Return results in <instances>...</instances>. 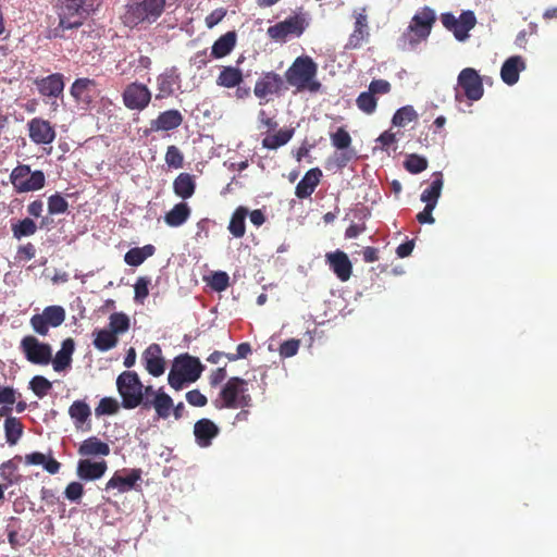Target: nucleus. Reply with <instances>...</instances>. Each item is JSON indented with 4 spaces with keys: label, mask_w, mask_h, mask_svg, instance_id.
<instances>
[{
    "label": "nucleus",
    "mask_w": 557,
    "mask_h": 557,
    "mask_svg": "<svg viewBox=\"0 0 557 557\" xmlns=\"http://www.w3.org/2000/svg\"><path fill=\"white\" fill-rule=\"evenodd\" d=\"M458 86L471 101L480 100L484 92L482 78L478 71L472 67H466L459 73Z\"/></svg>",
    "instance_id": "2eb2a0df"
},
{
    "label": "nucleus",
    "mask_w": 557,
    "mask_h": 557,
    "mask_svg": "<svg viewBox=\"0 0 557 557\" xmlns=\"http://www.w3.org/2000/svg\"><path fill=\"white\" fill-rule=\"evenodd\" d=\"M35 85L40 95L46 97H59L64 89L63 75L53 73L42 78H36Z\"/></svg>",
    "instance_id": "393cba45"
},
{
    "label": "nucleus",
    "mask_w": 557,
    "mask_h": 557,
    "mask_svg": "<svg viewBox=\"0 0 557 557\" xmlns=\"http://www.w3.org/2000/svg\"><path fill=\"white\" fill-rule=\"evenodd\" d=\"M29 387L34 392L36 396L39 398L45 397L48 392L51 389V382L41 375L34 376L29 382Z\"/></svg>",
    "instance_id": "603ef678"
},
{
    "label": "nucleus",
    "mask_w": 557,
    "mask_h": 557,
    "mask_svg": "<svg viewBox=\"0 0 557 557\" xmlns=\"http://www.w3.org/2000/svg\"><path fill=\"white\" fill-rule=\"evenodd\" d=\"M145 369L153 376H160L164 373L165 362L162 357V350L159 344L149 345L143 352Z\"/></svg>",
    "instance_id": "4be33fe9"
},
{
    "label": "nucleus",
    "mask_w": 557,
    "mask_h": 557,
    "mask_svg": "<svg viewBox=\"0 0 557 557\" xmlns=\"http://www.w3.org/2000/svg\"><path fill=\"white\" fill-rule=\"evenodd\" d=\"M443 26L453 32L455 38L463 41L469 37V32L475 26L476 17L472 11H463L457 18L453 13L447 12L441 15Z\"/></svg>",
    "instance_id": "9d476101"
},
{
    "label": "nucleus",
    "mask_w": 557,
    "mask_h": 557,
    "mask_svg": "<svg viewBox=\"0 0 557 557\" xmlns=\"http://www.w3.org/2000/svg\"><path fill=\"white\" fill-rule=\"evenodd\" d=\"M185 398L190 406L205 407L208 404V398L199 389H191L186 393Z\"/></svg>",
    "instance_id": "052dcab7"
},
{
    "label": "nucleus",
    "mask_w": 557,
    "mask_h": 557,
    "mask_svg": "<svg viewBox=\"0 0 557 557\" xmlns=\"http://www.w3.org/2000/svg\"><path fill=\"white\" fill-rule=\"evenodd\" d=\"M331 140L332 145L339 150L347 149L351 144L349 133L343 127L337 128V131L331 135Z\"/></svg>",
    "instance_id": "6e6d98bb"
},
{
    "label": "nucleus",
    "mask_w": 557,
    "mask_h": 557,
    "mask_svg": "<svg viewBox=\"0 0 557 557\" xmlns=\"http://www.w3.org/2000/svg\"><path fill=\"white\" fill-rule=\"evenodd\" d=\"M110 446L99 440L97 436H90L83 441L78 447V455L83 457L90 456H108L110 454Z\"/></svg>",
    "instance_id": "c85d7f7f"
},
{
    "label": "nucleus",
    "mask_w": 557,
    "mask_h": 557,
    "mask_svg": "<svg viewBox=\"0 0 557 557\" xmlns=\"http://www.w3.org/2000/svg\"><path fill=\"white\" fill-rule=\"evenodd\" d=\"M525 69V62L520 55L508 58L502 65L500 77L504 83L511 86L519 81V74Z\"/></svg>",
    "instance_id": "cd10ccee"
},
{
    "label": "nucleus",
    "mask_w": 557,
    "mask_h": 557,
    "mask_svg": "<svg viewBox=\"0 0 557 557\" xmlns=\"http://www.w3.org/2000/svg\"><path fill=\"white\" fill-rule=\"evenodd\" d=\"M74 349L75 343L72 338H66L62 342L61 349L51 360L54 371L62 372L71 366Z\"/></svg>",
    "instance_id": "c756f323"
},
{
    "label": "nucleus",
    "mask_w": 557,
    "mask_h": 557,
    "mask_svg": "<svg viewBox=\"0 0 557 557\" xmlns=\"http://www.w3.org/2000/svg\"><path fill=\"white\" fill-rule=\"evenodd\" d=\"M16 401V392L14 388L4 386L0 387V404L2 405H13Z\"/></svg>",
    "instance_id": "338daca9"
},
{
    "label": "nucleus",
    "mask_w": 557,
    "mask_h": 557,
    "mask_svg": "<svg viewBox=\"0 0 557 557\" xmlns=\"http://www.w3.org/2000/svg\"><path fill=\"white\" fill-rule=\"evenodd\" d=\"M67 200L59 193L48 197V212L50 215L63 214L69 210Z\"/></svg>",
    "instance_id": "49530a36"
},
{
    "label": "nucleus",
    "mask_w": 557,
    "mask_h": 557,
    "mask_svg": "<svg viewBox=\"0 0 557 557\" xmlns=\"http://www.w3.org/2000/svg\"><path fill=\"white\" fill-rule=\"evenodd\" d=\"M242 82L243 73L235 66H223L216 78V84L225 88H234L239 86Z\"/></svg>",
    "instance_id": "c9c22d12"
},
{
    "label": "nucleus",
    "mask_w": 557,
    "mask_h": 557,
    "mask_svg": "<svg viewBox=\"0 0 557 557\" xmlns=\"http://www.w3.org/2000/svg\"><path fill=\"white\" fill-rule=\"evenodd\" d=\"M236 45V34L235 32H227L226 34L222 35L220 38H218L212 48H211V55L215 59H221L226 57L232 52Z\"/></svg>",
    "instance_id": "7c9ffc66"
},
{
    "label": "nucleus",
    "mask_w": 557,
    "mask_h": 557,
    "mask_svg": "<svg viewBox=\"0 0 557 557\" xmlns=\"http://www.w3.org/2000/svg\"><path fill=\"white\" fill-rule=\"evenodd\" d=\"M230 276L226 272L219 271L214 272L211 276L210 286L216 290L222 292L228 287Z\"/></svg>",
    "instance_id": "4d7b16f0"
},
{
    "label": "nucleus",
    "mask_w": 557,
    "mask_h": 557,
    "mask_svg": "<svg viewBox=\"0 0 557 557\" xmlns=\"http://www.w3.org/2000/svg\"><path fill=\"white\" fill-rule=\"evenodd\" d=\"M354 16H355L354 30L349 35L348 41L346 44V48H348V49L360 48L363 42L369 40V37H370L368 15L366 13V8L360 9V11H355Z\"/></svg>",
    "instance_id": "6ab92c4d"
},
{
    "label": "nucleus",
    "mask_w": 557,
    "mask_h": 557,
    "mask_svg": "<svg viewBox=\"0 0 557 557\" xmlns=\"http://www.w3.org/2000/svg\"><path fill=\"white\" fill-rule=\"evenodd\" d=\"M322 177V171L319 168L310 169L306 172L304 177L297 184L295 195L299 199H306L310 197Z\"/></svg>",
    "instance_id": "bb28decb"
},
{
    "label": "nucleus",
    "mask_w": 557,
    "mask_h": 557,
    "mask_svg": "<svg viewBox=\"0 0 557 557\" xmlns=\"http://www.w3.org/2000/svg\"><path fill=\"white\" fill-rule=\"evenodd\" d=\"M143 399L144 401L140 404L143 409L153 408L159 419L165 420L171 416L173 399L162 388L154 389L151 385H144Z\"/></svg>",
    "instance_id": "6e6552de"
},
{
    "label": "nucleus",
    "mask_w": 557,
    "mask_h": 557,
    "mask_svg": "<svg viewBox=\"0 0 557 557\" xmlns=\"http://www.w3.org/2000/svg\"><path fill=\"white\" fill-rule=\"evenodd\" d=\"M108 469L107 461H91L90 459H81L77 463L76 474L81 480L95 481L103 476Z\"/></svg>",
    "instance_id": "a878e982"
},
{
    "label": "nucleus",
    "mask_w": 557,
    "mask_h": 557,
    "mask_svg": "<svg viewBox=\"0 0 557 557\" xmlns=\"http://www.w3.org/2000/svg\"><path fill=\"white\" fill-rule=\"evenodd\" d=\"M119 339L114 332L110 330H99L96 332L94 346L100 351H108L116 346Z\"/></svg>",
    "instance_id": "79ce46f5"
},
{
    "label": "nucleus",
    "mask_w": 557,
    "mask_h": 557,
    "mask_svg": "<svg viewBox=\"0 0 557 557\" xmlns=\"http://www.w3.org/2000/svg\"><path fill=\"white\" fill-rule=\"evenodd\" d=\"M28 136L36 145H50L57 133L54 126L42 117H34L27 122Z\"/></svg>",
    "instance_id": "dca6fc26"
},
{
    "label": "nucleus",
    "mask_w": 557,
    "mask_h": 557,
    "mask_svg": "<svg viewBox=\"0 0 557 557\" xmlns=\"http://www.w3.org/2000/svg\"><path fill=\"white\" fill-rule=\"evenodd\" d=\"M181 73L176 66L165 69L157 76L156 100L172 97L175 90L181 87Z\"/></svg>",
    "instance_id": "f3484780"
},
{
    "label": "nucleus",
    "mask_w": 557,
    "mask_h": 557,
    "mask_svg": "<svg viewBox=\"0 0 557 557\" xmlns=\"http://www.w3.org/2000/svg\"><path fill=\"white\" fill-rule=\"evenodd\" d=\"M156 247L151 244L145 245L143 247H135L125 253L124 261L131 267H138L143 264L146 259L152 257Z\"/></svg>",
    "instance_id": "473e14b6"
},
{
    "label": "nucleus",
    "mask_w": 557,
    "mask_h": 557,
    "mask_svg": "<svg viewBox=\"0 0 557 557\" xmlns=\"http://www.w3.org/2000/svg\"><path fill=\"white\" fill-rule=\"evenodd\" d=\"M173 189L176 196L188 199L195 194L196 184L194 176L189 173H181L173 182Z\"/></svg>",
    "instance_id": "2f4dec72"
},
{
    "label": "nucleus",
    "mask_w": 557,
    "mask_h": 557,
    "mask_svg": "<svg viewBox=\"0 0 557 557\" xmlns=\"http://www.w3.org/2000/svg\"><path fill=\"white\" fill-rule=\"evenodd\" d=\"M431 185L422 191L420 199L428 205L433 203V206H436L444 183L442 173H435Z\"/></svg>",
    "instance_id": "ea45409f"
},
{
    "label": "nucleus",
    "mask_w": 557,
    "mask_h": 557,
    "mask_svg": "<svg viewBox=\"0 0 557 557\" xmlns=\"http://www.w3.org/2000/svg\"><path fill=\"white\" fill-rule=\"evenodd\" d=\"M10 182L16 193H29L45 187L46 175L41 170L32 171L28 164H18L10 174Z\"/></svg>",
    "instance_id": "0eeeda50"
},
{
    "label": "nucleus",
    "mask_w": 557,
    "mask_h": 557,
    "mask_svg": "<svg viewBox=\"0 0 557 557\" xmlns=\"http://www.w3.org/2000/svg\"><path fill=\"white\" fill-rule=\"evenodd\" d=\"M123 475L120 471L115 472L113 476L107 482L106 490H117L120 493H125L133 490L136 483L141 479L140 469H124Z\"/></svg>",
    "instance_id": "aec40b11"
},
{
    "label": "nucleus",
    "mask_w": 557,
    "mask_h": 557,
    "mask_svg": "<svg viewBox=\"0 0 557 557\" xmlns=\"http://www.w3.org/2000/svg\"><path fill=\"white\" fill-rule=\"evenodd\" d=\"M286 89L287 87L285 85L284 78L280 74L270 71L263 73L257 79L253 87V94L257 98L264 99L272 95L278 96Z\"/></svg>",
    "instance_id": "4468645a"
},
{
    "label": "nucleus",
    "mask_w": 557,
    "mask_h": 557,
    "mask_svg": "<svg viewBox=\"0 0 557 557\" xmlns=\"http://www.w3.org/2000/svg\"><path fill=\"white\" fill-rule=\"evenodd\" d=\"M71 96L84 107H89L98 96L97 82L91 78H77L71 86Z\"/></svg>",
    "instance_id": "a211bd4d"
},
{
    "label": "nucleus",
    "mask_w": 557,
    "mask_h": 557,
    "mask_svg": "<svg viewBox=\"0 0 557 557\" xmlns=\"http://www.w3.org/2000/svg\"><path fill=\"white\" fill-rule=\"evenodd\" d=\"M69 416L73 420L75 428L81 429L89 421L91 410L86 401L75 400L69 408Z\"/></svg>",
    "instance_id": "f704fd0d"
},
{
    "label": "nucleus",
    "mask_w": 557,
    "mask_h": 557,
    "mask_svg": "<svg viewBox=\"0 0 557 557\" xmlns=\"http://www.w3.org/2000/svg\"><path fill=\"white\" fill-rule=\"evenodd\" d=\"M300 346L299 339H288L281 344L280 346V355L284 358L293 357L297 354Z\"/></svg>",
    "instance_id": "bf43d9fd"
},
{
    "label": "nucleus",
    "mask_w": 557,
    "mask_h": 557,
    "mask_svg": "<svg viewBox=\"0 0 557 557\" xmlns=\"http://www.w3.org/2000/svg\"><path fill=\"white\" fill-rule=\"evenodd\" d=\"M183 121V114L178 110H166L164 112H161L157 119L150 121V131H173L181 126Z\"/></svg>",
    "instance_id": "b1692460"
},
{
    "label": "nucleus",
    "mask_w": 557,
    "mask_h": 557,
    "mask_svg": "<svg viewBox=\"0 0 557 557\" xmlns=\"http://www.w3.org/2000/svg\"><path fill=\"white\" fill-rule=\"evenodd\" d=\"M15 460H21L20 456H15L13 459L4 461L0 465V478L5 482V486H11L20 482L21 475L17 474V465Z\"/></svg>",
    "instance_id": "a19ab883"
},
{
    "label": "nucleus",
    "mask_w": 557,
    "mask_h": 557,
    "mask_svg": "<svg viewBox=\"0 0 557 557\" xmlns=\"http://www.w3.org/2000/svg\"><path fill=\"white\" fill-rule=\"evenodd\" d=\"M37 230V224L30 218H25L11 224V231L15 239L32 236Z\"/></svg>",
    "instance_id": "37998d69"
},
{
    "label": "nucleus",
    "mask_w": 557,
    "mask_h": 557,
    "mask_svg": "<svg viewBox=\"0 0 557 557\" xmlns=\"http://www.w3.org/2000/svg\"><path fill=\"white\" fill-rule=\"evenodd\" d=\"M20 349L27 361L34 364H48L52 360V349L47 343H41L33 335L24 336Z\"/></svg>",
    "instance_id": "9b49d317"
},
{
    "label": "nucleus",
    "mask_w": 557,
    "mask_h": 557,
    "mask_svg": "<svg viewBox=\"0 0 557 557\" xmlns=\"http://www.w3.org/2000/svg\"><path fill=\"white\" fill-rule=\"evenodd\" d=\"M189 215V206L186 202H178L164 215V221L171 227H178L188 220Z\"/></svg>",
    "instance_id": "72a5a7b5"
},
{
    "label": "nucleus",
    "mask_w": 557,
    "mask_h": 557,
    "mask_svg": "<svg viewBox=\"0 0 557 557\" xmlns=\"http://www.w3.org/2000/svg\"><path fill=\"white\" fill-rule=\"evenodd\" d=\"M356 104L366 114H372L377 107V99L369 90L362 91L356 99Z\"/></svg>",
    "instance_id": "a18cd8bd"
},
{
    "label": "nucleus",
    "mask_w": 557,
    "mask_h": 557,
    "mask_svg": "<svg viewBox=\"0 0 557 557\" xmlns=\"http://www.w3.org/2000/svg\"><path fill=\"white\" fill-rule=\"evenodd\" d=\"M84 18L85 14L83 13L60 14L59 27L62 30L77 28L83 24Z\"/></svg>",
    "instance_id": "864d4df0"
},
{
    "label": "nucleus",
    "mask_w": 557,
    "mask_h": 557,
    "mask_svg": "<svg viewBox=\"0 0 557 557\" xmlns=\"http://www.w3.org/2000/svg\"><path fill=\"white\" fill-rule=\"evenodd\" d=\"M205 367L197 357L188 354L177 356L168 375L169 385L175 391H181L186 384L196 382Z\"/></svg>",
    "instance_id": "7ed1b4c3"
},
{
    "label": "nucleus",
    "mask_w": 557,
    "mask_h": 557,
    "mask_svg": "<svg viewBox=\"0 0 557 557\" xmlns=\"http://www.w3.org/2000/svg\"><path fill=\"white\" fill-rule=\"evenodd\" d=\"M294 128H282L275 134H269L262 139V147L269 150H276L286 145L294 136Z\"/></svg>",
    "instance_id": "e433bc0d"
},
{
    "label": "nucleus",
    "mask_w": 557,
    "mask_h": 557,
    "mask_svg": "<svg viewBox=\"0 0 557 557\" xmlns=\"http://www.w3.org/2000/svg\"><path fill=\"white\" fill-rule=\"evenodd\" d=\"M219 433V426L208 418L199 419L194 425L195 441L202 448L211 446Z\"/></svg>",
    "instance_id": "412c9836"
},
{
    "label": "nucleus",
    "mask_w": 557,
    "mask_h": 557,
    "mask_svg": "<svg viewBox=\"0 0 557 557\" xmlns=\"http://www.w3.org/2000/svg\"><path fill=\"white\" fill-rule=\"evenodd\" d=\"M165 163L173 169H181L184 165V156L178 147L171 145L165 152Z\"/></svg>",
    "instance_id": "5fc2aeb1"
},
{
    "label": "nucleus",
    "mask_w": 557,
    "mask_h": 557,
    "mask_svg": "<svg viewBox=\"0 0 557 557\" xmlns=\"http://www.w3.org/2000/svg\"><path fill=\"white\" fill-rule=\"evenodd\" d=\"M16 522H18V519L15 517H11L10 523L7 525L8 541L13 548L20 546V542L17 540L18 528L13 525V523Z\"/></svg>",
    "instance_id": "e2e57ef3"
},
{
    "label": "nucleus",
    "mask_w": 557,
    "mask_h": 557,
    "mask_svg": "<svg viewBox=\"0 0 557 557\" xmlns=\"http://www.w3.org/2000/svg\"><path fill=\"white\" fill-rule=\"evenodd\" d=\"M318 64L309 55L297 57L284 74L285 82L296 91L318 92L322 85L317 79Z\"/></svg>",
    "instance_id": "f257e3e1"
},
{
    "label": "nucleus",
    "mask_w": 557,
    "mask_h": 557,
    "mask_svg": "<svg viewBox=\"0 0 557 557\" xmlns=\"http://www.w3.org/2000/svg\"><path fill=\"white\" fill-rule=\"evenodd\" d=\"M436 22V13L430 7L419 9L412 16L403 37L411 48H414L422 41H425Z\"/></svg>",
    "instance_id": "39448f33"
},
{
    "label": "nucleus",
    "mask_w": 557,
    "mask_h": 557,
    "mask_svg": "<svg viewBox=\"0 0 557 557\" xmlns=\"http://www.w3.org/2000/svg\"><path fill=\"white\" fill-rule=\"evenodd\" d=\"M166 0H133L125 7L122 21L127 27L154 23L164 12Z\"/></svg>",
    "instance_id": "f03ea898"
},
{
    "label": "nucleus",
    "mask_w": 557,
    "mask_h": 557,
    "mask_svg": "<svg viewBox=\"0 0 557 557\" xmlns=\"http://www.w3.org/2000/svg\"><path fill=\"white\" fill-rule=\"evenodd\" d=\"M305 32V20L299 15H293L278 22L267 29L268 36L278 42H285L288 37H299Z\"/></svg>",
    "instance_id": "ddd939ff"
},
{
    "label": "nucleus",
    "mask_w": 557,
    "mask_h": 557,
    "mask_svg": "<svg viewBox=\"0 0 557 557\" xmlns=\"http://www.w3.org/2000/svg\"><path fill=\"white\" fill-rule=\"evenodd\" d=\"M392 86L389 82L385 79H373L369 85V91L372 95H386L391 91Z\"/></svg>",
    "instance_id": "680f3d73"
},
{
    "label": "nucleus",
    "mask_w": 557,
    "mask_h": 557,
    "mask_svg": "<svg viewBox=\"0 0 557 557\" xmlns=\"http://www.w3.org/2000/svg\"><path fill=\"white\" fill-rule=\"evenodd\" d=\"M436 206H433V203H425L424 209L417 214V220L421 224H433L435 222V219L432 215V211L434 210Z\"/></svg>",
    "instance_id": "69168bd1"
},
{
    "label": "nucleus",
    "mask_w": 557,
    "mask_h": 557,
    "mask_svg": "<svg viewBox=\"0 0 557 557\" xmlns=\"http://www.w3.org/2000/svg\"><path fill=\"white\" fill-rule=\"evenodd\" d=\"M251 396L247 393V382L238 376L228 379L222 387L219 397L213 401L218 409H236L250 407Z\"/></svg>",
    "instance_id": "20e7f679"
},
{
    "label": "nucleus",
    "mask_w": 557,
    "mask_h": 557,
    "mask_svg": "<svg viewBox=\"0 0 557 557\" xmlns=\"http://www.w3.org/2000/svg\"><path fill=\"white\" fill-rule=\"evenodd\" d=\"M226 15V10L223 8L213 10L209 15L206 17V25L208 28H213L215 25H218Z\"/></svg>",
    "instance_id": "0e129e2a"
},
{
    "label": "nucleus",
    "mask_w": 557,
    "mask_h": 557,
    "mask_svg": "<svg viewBox=\"0 0 557 557\" xmlns=\"http://www.w3.org/2000/svg\"><path fill=\"white\" fill-rule=\"evenodd\" d=\"M151 283L150 277L148 276H139L134 285V300L137 304L143 305L145 302V299L149 295V285Z\"/></svg>",
    "instance_id": "3c124183"
},
{
    "label": "nucleus",
    "mask_w": 557,
    "mask_h": 557,
    "mask_svg": "<svg viewBox=\"0 0 557 557\" xmlns=\"http://www.w3.org/2000/svg\"><path fill=\"white\" fill-rule=\"evenodd\" d=\"M326 260L337 278L342 282H346L350 278L352 265L344 251L336 250L335 252H330L326 255Z\"/></svg>",
    "instance_id": "5701e85b"
},
{
    "label": "nucleus",
    "mask_w": 557,
    "mask_h": 557,
    "mask_svg": "<svg viewBox=\"0 0 557 557\" xmlns=\"http://www.w3.org/2000/svg\"><path fill=\"white\" fill-rule=\"evenodd\" d=\"M120 409L119 401L112 397H103L100 399L98 406L95 409V414L97 417L101 416H112L117 413Z\"/></svg>",
    "instance_id": "8fccbe9b"
},
{
    "label": "nucleus",
    "mask_w": 557,
    "mask_h": 557,
    "mask_svg": "<svg viewBox=\"0 0 557 557\" xmlns=\"http://www.w3.org/2000/svg\"><path fill=\"white\" fill-rule=\"evenodd\" d=\"M404 168L411 174H418L426 170L428 160L422 156L411 153L407 156Z\"/></svg>",
    "instance_id": "de8ad7c7"
},
{
    "label": "nucleus",
    "mask_w": 557,
    "mask_h": 557,
    "mask_svg": "<svg viewBox=\"0 0 557 557\" xmlns=\"http://www.w3.org/2000/svg\"><path fill=\"white\" fill-rule=\"evenodd\" d=\"M24 432V425L20 419L8 417L4 420V434L7 443L11 446L16 445Z\"/></svg>",
    "instance_id": "58836bf2"
},
{
    "label": "nucleus",
    "mask_w": 557,
    "mask_h": 557,
    "mask_svg": "<svg viewBox=\"0 0 557 557\" xmlns=\"http://www.w3.org/2000/svg\"><path fill=\"white\" fill-rule=\"evenodd\" d=\"M152 94L147 85L140 82L127 84L122 92L125 108L132 111H144L151 102Z\"/></svg>",
    "instance_id": "1a4fd4ad"
},
{
    "label": "nucleus",
    "mask_w": 557,
    "mask_h": 557,
    "mask_svg": "<svg viewBox=\"0 0 557 557\" xmlns=\"http://www.w3.org/2000/svg\"><path fill=\"white\" fill-rule=\"evenodd\" d=\"M116 388L122 398V407L135 409L143 404V389L138 374L135 371H124L116 379Z\"/></svg>",
    "instance_id": "423d86ee"
},
{
    "label": "nucleus",
    "mask_w": 557,
    "mask_h": 557,
    "mask_svg": "<svg viewBox=\"0 0 557 557\" xmlns=\"http://www.w3.org/2000/svg\"><path fill=\"white\" fill-rule=\"evenodd\" d=\"M69 13H83V14H85V10L83 8V3H81L79 0H65L64 4L62 7L61 14H69Z\"/></svg>",
    "instance_id": "774afa93"
},
{
    "label": "nucleus",
    "mask_w": 557,
    "mask_h": 557,
    "mask_svg": "<svg viewBox=\"0 0 557 557\" xmlns=\"http://www.w3.org/2000/svg\"><path fill=\"white\" fill-rule=\"evenodd\" d=\"M418 119L416 110L411 106H405L398 109L392 119V123L395 126H405L408 123Z\"/></svg>",
    "instance_id": "c03bdc74"
},
{
    "label": "nucleus",
    "mask_w": 557,
    "mask_h": 557,
    "mask_svg": "<svg viewBox=\"0 0 557 557\" xmlns=\"http://www.w3.org/2000/svg\"><path fill=\"white\" fill-rule=\"evenodd\" d=\"M110 331L115 335L126 332L129 329V319L123 312H114L109 318Z\"/></svg>",
    "instance_id": "09e8293b"
},
{
    "label": "nucleus",
    "mask_w": 557,
    "mask_h": 557,
    "mask_svg": "<svg viewBox=\"0 0 557 557\" xmlns=\"http://www.w3.org/2000/svg\"><path fill=\"white\" fill-rule=\"evenodd\" d=\"M65 320V310L61 306H48L44 309L42 313L34 314L30 318V325L33 330L46 336L49 327H58Z\"/></svg>",
    "instance_id": "f8f14e48"
},
{
    "label": "nucleus",
    "mask_w": 557,
    "mask_h": 557,
    "mask_svg": "<svg viewBox=\"0 0 557 557\" xmlns=\"http://www.w3.org/2000/svg\"><path fill=\"white\" fill-rule=\"evenodd\" d=\"M84 494V486L79 482H71L64 491V496L71 502H79Z\"/></svg>",
    "instance_id": "13d9d810"
},
{
    "label": "nucleus",
    "mask_w": 557,
    "mask_h": 557,
    "mask_svg": "<svg viewBox=\"0 0 557 557\" xmlns=\"http://www.w3.org/2000/svg\"><path fill=\"white\" fill-rule=\"evenodd\" d=\"M248 215V209L245 207H238L232 214L230 224H228V231L230 233L236 237L242 238L245 235L246 232V224L245 220Z\"/></svg>",
    "instance_id": "4c0bfd02"
}]
</instances>
